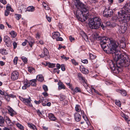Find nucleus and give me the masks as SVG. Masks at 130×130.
I'll use <instances>...</instances> for the list:
<instances>
[{"instance_id": "nucleus-1", "label": "nucleus", "mask_w": 130, "mask_h": 130, "mask_svg": "<svg viewBox=\"0 0 130 130\" xmlns=\"http://www.w3.org/2000/svg\"><path fill=\"white\" fill-rule=\"evenodd\" d=\"M112 46H109V48L107 50H105L106 52L107 53L112 54L113 57L117 64L124 67H128L130 64V59L128 56L124 54H120V52L116 50L117 46L115 42L111 44Z\"/></svg>"}, {"instance_id": "nucleus-2", "label": "nucleus", "mask_w": 130, "mask_h": 130, "mask_svg": "<svg viewBox=\"0 0 130 130\" xmlns=\"http://www.w3.org/2000/svg\"><path fill=\"white\" fill-rule=\"evenodd\" d=\"M74 5L77 8V18L82 22L85 21L89 15L88 8L79 0H76L75 1Z\"/></svg>"}, {"instance_id": "nucleus-3", "label": "nucleus", "mask_w": 130, "mask_h": 130, "mask_svg": "<svg viewBox=\"0 0 130 130\" xmlns=\"http://www.w3.org/2000/svg\"><path fill=\"white\" fill-rule=\"evenodd\" d=\"M114 42H115L117 45L116 49L118 46H119L120 47L122 48H124L126 47L125 44L124 42H121L120 44L118 42L112 40L111 38H108L106 37H102L101 38L100 40L101 46L103 50L105 52L106 51L105 50H107V48H109L110 45L111 47L112 46L111 44ZM116 50H117L116 49Z\"/></svg>"}, {"instance_id": "nucleus-4", "label": "nucleus", "mask_w": 130, "mask_h": 130, "mask_svg": "<svg viewBox=\"0 0 130 130\" xmlns=\"http://www.w3.org/2000/svg\"><path fill=\"white\" fill-rule=\"evenodd\" d=\"M88 25L90 28L92 29H98L100 26L103 29L104 27L103 24H101V19L98 17H94L90 19Z\"/></svg>"}, {"instance_id": "nucleus-5", "label": "nucleus", "mask_w": 130, "mask_h": 130, "mask_svg": "<svg viewBox=\"0 0 130 130\" xmlns=\"http://www.w3.org/2000/svg\"><path fill=\"white\" fill-rule=\"evenodd\" d=\"M127 12L130 13V3H127L125 5L123 8L121 13L119 12H118V14L119 15L118 18L120 21H122V19H123V18L122 16L123 15L129 14L127 13Z\"/></svg>"}, {"instance_id": "nucleus-6", "label": "nucleus", "mask_w": 130, "mask_h": 130, "mask_svg": "<svg viewBox=\"0 0 130 130\" xmlns=\"http://www.w3.org/2000/svg\"><path fill=\"white\" fill-rule=\"evenodd\" d=\"M19 98L20 100L26 105L30 107L32 106V105L30 102L31 101V100L30 97H29L28 99H25L20 96Z\"/></svg>"}, {"instance_id": "nucleus-7", "label": "nucleus", "mask_w": 130, "mask_h": 130, "mask_svg": "<svg viewBox=\"0 0 130 130\" xmlns=\"http://www.w3.org/2000/svg\"><path fill=\"white\" fill-rule=\"evenodd\" d=\"M113 14L112 10L109 9H105L103 12L104 16L106 17H111Z\"/></svg>"}, {"instance_id": "nucleus-8", "label": "nucleus", "mask_w": 130, "mask_h": 130, "mask_svg": "<svg viewBox=\"0 0 130 130\" xmlns=\"http://www.w3.org/2000/svg\"><path fill=\"white\" fill-rule=\"evenodd\" d=\"M19 73L16 71L13 72L11 74V78L13 80H15L17 79L19 77Z\"/></svg>"}, {"instance_id": "nucleus-9", "label": "nucleus", "mask_w": 130, "mask_h": 130, "mask_svg": "<svg viewBox=\"0 0 130 130\" xmlns=\"http://www.w3.org/2000/svg\"><path fill=\"white\" fill-rule=\"evenodd\" d=\"M7 109L8 111V113L12 117L14 116L16 114V112L9 106H8Z\"/></svg>"}, {"instance_id": "nucleus-10", "label": "nucleus", "mask_w": 130, "mask_h": 130, "mask_svg": "<svg viewBox=\"0 0 130 130\" xmlns=\"http://www.w3.org/2000/svg\"><path fill=\"white\" fill-rule=\"evenodd\" d=\"M4 40L7 46L10 47L11 46V41L10 40V38L8 36H5L4 37Z\"/></svg>"}, {"instance_id": "nucleus-11", "label": "nucleus", "mask_w": 130, "mask_h": 130, "mask_svg": "<svg viewBox=\"0 0 130 130\" xmlns=\"http://www.w3.org/2000/svg\"><path fill=\"white\" fill-rule=\"evenodd\" d=\"M5 121L6 124L9 126H12L14 125V123L12 122L9 118L6 116L5 117Z\"/></svg>"}, {"instance_id": "nucleus-12", "label": "nucleus", "mask_w": 130, "mask_h": 130, "mask_svg": "<svg viewBox=\"0 0 130 130\" xmlns=\"http://www.w3.org/2000/svg\"><path fill=\"white\" fill-rule=\"evenodd\" d=\"M122 17H123V19H122V22L124 23H126L127 21L130 20V14H125L123 15Z\"/></svg>"}, {"instance_id": "nucleus-13", "label": "nucleus", "mask_w": 130, "mask_h": 130, "mask_svg": "<svg viewBox=\"0 0 130 130\" xmlns=\"http://www.w3.org/2000/svg\"><path fill=\"white\" fill-rule=\"evenodd\" d=\"M43 52L42 54L39 55L41 57L43 58L45 57V56H47L49 54V52L48 50L45 47L43 48Z\"/></svg>"}, {"instance_id": "nucleus-14", "label": "nucleus", "mask_w": 130, "mask_h": 130, "mask_svg": "<svg viewBox=\"0 0 130 130\" xmlns=\"http://www.w3.org/2000/svg\"><path fill=\"white\" fill-rule=\"evenodd\" d=\"M80 70L82 73L85 74H87L89 73V70L83 66L80 67Z\"/></svg>"}, {"instance_id": "nucleus-15", "label": "nucleus", "mask_w": 130, "mask_h": 130, "mask_svg": "<svg viewBox=\"0 0 130 130\" xmlns=\"http://www.w3.org/2000/svg\"><path fill=\"white\" fill-rule=\"evenodd\" d=\"M23 83L24 86L22 87V89H25L27 87L30 86V84H29L28 81L27 80H24Z\"/></svg>"}, {"instance_id": "nucleus-16", "label": "nucleus", "mask_w": 130, "mask_h": 130, "mask_svg": "<svg viewBox=\"0 0 130 130\" xmlns=\"http://www.w3.org/2000/svg\"><path fill=\"white\" fill-rule=\"evenodd\" d=\"M75 118L76 121L79 122L80 121L81 118L80 115L78 113H76L74 114Z\"/></svg>"}, {"instance_id": "nucleus-17", "label": "nucleus", "mask_w": 130, "mask_h": 130, "mask_svg": "<svg viewBox=\"0 0 130 130\" xmlns=\"http://www.w3.org/2000/svg\"><path fill=\"white\" fill-rule=\"evenodd\" d=\"M114 60V62L111 61V62H110L109 63V65L110 68L112 69H113V68L116 66H117L118 67L119 66H118V64H117L116 62V61Z\"/></svg>"}, {"instance_id": "nucleus-18", "label": "nucleus", "mask_w": 130, "mask_h": 130, "mask_svg": "<svg viewBox=\"0 0 130 130\" xmlns=\"http://www.w3.org/2000/svg\"><path fill=\"white\" fill-rule=\"evenodd\" d=\"M106 26L108 27H114L115 26L116 24L115 23L111 24L110 21H107L105 23Z\"/></svg>"}, {"instance_id": "nucleus-19", "label": "nucleus", "mask_w": 130, "mask_h": 130, "mask_svg": "<svg viewBox=\"0 0 130 130\" xmlns=\"http://www.w3.org/2000/svg\"><path fill=\"white\" fill-rule=\"evenodd\" d=\"M116 91L117 92L120 93L121 95L123 96H126L127 95V93L125 91L123 90H120L117 89L116 90Z\"/></svg>"}, {"instance_id": "nucleus-20", "label": "nucleus", "mask_w": 130, "mask_h": 130, "mask_svg": "<svg viewBox=\"0 0 130 130\" xmlns=\"http://www.w3.org/2000/svg\"><path fill=\"white\" fill-rule=\"evenodd\" d=\"M60 34L58 32H54L52 34V37L54 39L58 38L60 36Z\"/></svg>"}, {"instance_id": "nucleus-21", "label": "nucleus", "mask_w": 130, "mask_h": 130, "mask_svg": "<svg viewBox=\"0 0 130 130\" xmlns=\"http://www.w3.org/2000/svg\"><path fill=\"white\" fill-rule=\"evenodd\" d=\"M126 29V27H125L124 25H123L122 26H120L119 27V29L121 31V33H124Z\"/></svg>"}, {"instance_id": "nucleus-22", "label": "nucleus", "mask_w": 130, "mask_h": 130, "mask_svg": "<svg viewBox=\"0 0 130 130\" xmlns=\"http://www.w3.org/2000/svg\"><path fill=\"white\" fill-rule=\"evenodd\" d=\"M75 110L77 112H78L80 111L81 114L84 113V111L81 110L80 106L78 105H76L75 107Z\"/></svg>"}, {"instance_id": "nucleus-23", "label": "nucleus", "mask_w": 130, "mask_h": 130, "mask_svg": "<svg viewBox=\"0 0 130 130\" xmlns=\"http://www.w3.org/2000/svg\"><path fill=\"white\" fill-rule=\"evenodd\" d=\"M48 118L51 120L52 121H55L56 119V118L52 113L49 114Z\"/></svg>"}, {"instance_id": "nucleus-24", "label": "nucleus", "mask_w": 130, "mask_h": 130, "mask_svg": "<svg viewBox=\"0 0 130 130\" xmlns=\"http://www.w3.org/2000/svg\"><path fill=\"white\" fill-rule=\"evenodd\" d=\"M120 68L118 67H116V66L112 70L113 71V72L116 74H118L120 71L119 70Z\"/></svg>"}, {"instance_id": "nucleus-25", "label": "nucleus", "mask_w": 130, "mask_h": 130, "mask_svg": "<svg viewBox=\"0 0 130 130\" xmlns=\"http://www.w3.org/2000/svg\"><path fill=\"white\" fill-rule=\"evenodd\" d=\"M5 124L4 120L3 117L0 116V126H3Z\"/></svg>"}, {"instance_id": "nucleus-26", "label": "nucleus", "mask_w": 130, "mask_h": 130, "mask_svg": "<svg viewBox=\"0 0 130 130\" xmlns=\"http://www.w3.org/2000/svg\"><path fill=\"white\" fill-rule=\"evenodd\" d=\"M81 83L82 84L83 86L86 88L87 87V84L86 83V80H85V78L81 80Z\"/></svg>"}, {"instance_id": "nucleus-27", "label": "nucleus", "mask_w": 130, "mask_h": 130, "mask_svg": "<svg viewBox=\"0 0 130 130\" xmlns=\"http://www.w3.org/2000/svg\"><path fill=\"white\" fill-rule=\"evenodd\" d=\"M58 88L60 90L62 89H64L65 88L64 85L61 82H59L58 83Z\"/></svg>"}, {"instance_id": "nucleus-28", "label": "nucleus", "mask_w": 130, "mask_h": 130, "mask_svg": "<svg viewBox=\"0 0 130 130\" xmlns=\"http://www.w3.org/2000/svg\"><path fill=\"white\" fill-rule=\"evenodd\" d=\"M28 125L29 127L33 129V130H37L36 126L32 123H28Z\"/></svg>"}, {"instance_id": "nucleus-29", "label": "nucleus", "mask_w": 130, "mask_h": 130, "mask_svg": "<svg viewBox=\"0 0 130 130\" xmlns=\"http://www.w3.org/2000/svg\"><path fill=\"white\" fill-rule=\"evenodd\" d=\"M15 125L20 130H24L23 126L19 123H17Z\"/></svg>"}, {"instance_id": "nucleus-30", "label": "nucleus", "mask_w": 130, "mask_h": 130, "mask_svg": "<svg viewBox=\"0 0 130 130\" xmlns=\"http://www.w3.org/2000/svg\"><path fill=\"white\" fill-rule=\"evenodd\" d=\"M30 40L28 42L30 47H32V45L35 43V41L33 38H30Z\"/></svg>"}, {"instance_id": "nucleus-31", "label": "nucleus", "mask_w": 130, "mask_h": 130, "mask_svg": "<svg viewBox=\"0 0 130 130\" xmlns=\"http://www.w3.org/2000/svg\"><path fill=\"white\" fill-rule=\"evenodd\" d=\"M36 79H32L30 80L29 83L30 84V85L32 86H35L36 85Z\"/></svg>"}, {"instance_id": "nucleus-32", "label": "nucleus", "mask_w": 130, "mask_h": 130, "mask_svg": "<svg viewBox=\"0 0 130 130\" xmlns=\"http://www.w3.org/2000/svg\"><path fill=\"white\" fill-rule=\"evenodd\" d=\"M27 10L29 12H33L35 10V8L32 6H29L27 8Z\"/></svg>"}, {"instance_id": "nucleus-33", "label": "nucleus", "mask_w": 130, "mask_h": 130, "mask_svg": "<svg viewBox=\"0 0 130 130\" xmlns=\"http://www.w3.org/2000/svg\"><path fill=\"white\" fill-rule=\"evenodd\" d=\"M28 71L31 73H34L35 72V69L31 67H28Z\"/></svg>"}, {"instance_id": "nucleus-34", "label": "nucleus", "mask_w": 130, "mask_h": 130, "mask_svg": "<svg viewBox=\"0 0 130 130\" xmlns=\"http://www.w3.org/2000/svg\"><path fill=\"white\" fill-rule=\"evenodd\" d=\"M37 79L41 82H42L43 80V78L42 75H38L37 76Z\"/></svg>"}, {"instance_id": "nucleus-35", "label": "nucleus", "mask_w": 130, "mask_h": 130, "mask_svg": "<svg viewBox=\"0 0 130 130\" xmlns=\"http://www.w3.org/2000/svg\"><path fill=\"white\" fill-rule=\"evenodd\" d=\"M11 35L12 37L13 38H15L17 36V34L14 31H12L9 33Z\"/></svg>"}, {"instance_id": "nucleus-36", "label": "nucleus", "mask_w": 130, "mask_h": 130, "mask_svg": "<svg viewBox=\"0 0 130 130\" xmlns=\"http://www.w3.org/2000/svg\"><path fill=\"white\" fill-rule=\"evenodd\" d=\"M41 99H42V102H41V103L42 104V105L44 106H46V102L47 101L45 99H43V98H41Z\"/></svg>"}, {"instance_id": "nucleus-37", "label": "nucleus", "mask_w": 130, "mask_h": 130, "mask_svg": "<svg viewBox=\"0 0 130 130\" xmlns=\"http://www.w3.org/2000/svg\"><path fill=\"white\" fill-rule=\"evenodd\" d=\"M82 37L84 38V39L86 41L88 40V39L87 36L85 33H84L82 35Z\"/></svg>"}, {"instance_id": "nucleus-38", "label": "nucleus", "mask_w": 130, "mask_h": 130, "mask_svg": "<svg viewBox=\"0 0 130 130\" xmlns=\"http://www.w3.org/2000/svg\"><path fill=\"white\" fill-rule=\"evenodd\" d=\"M96 57V56L93 54H90L89 58L91 59H95Z\"/></svg>"}, {"instance_id": "nucleus-39", "label": "nucleus", "mask_w": 130, "mask_h": 130, "mask_svg": "<svg viewBox=\"0 0 130 130\" xmlns=\"http://www.w3.org/2000/svg\"><path fill=\"white\" fill-rule=\"evenodd\" d=\"M77 77L79 80H81L84 77L80 73H78L77 74Z\"/></svg>"}, {"instance_id": "nucleus-40", "label": "nucleus", "mask_w": 130, "mask_h": 130, "mask_svg": "<svg viewBox=\"0 0 130 130\" xmlns=\"http://www.w3.org/2000/svg\"><path fill=\"white\" fill-rule=\"evenodd\" d=\"M21 58L22 61L24 63H27V59L26 57L24 56H22V57Z\"/></svg>"}, {"instance_id": "nucleus-41", "label": "nucleus", "mask_w": 130, "mask_h": 130, "mask_svg": "<svg viewBox=\"0 0 130 130\" xmlns=\"http://www.w3.org/2000/svg\"><path fill=\"white\" fill-rule=\"evenodd\" d=\"M115 104L116 105H117L120 107H121V103L119 101L116 100L115 101Z\"/></svg>"}, {"instance_id": "nucleus-42", "label": "nucleus", "mask_w": 130, "mask_h": 130, "mask_svg": "<svg viewBox=\"0 0 130 130\" xmlns=\"http://www.w3.org/2000/svg\"><path fill=\"white\" fill-rule=\"evenodd\" d=\"M74 91L76 93L80 92H81L80 89L78 87L75 88Z\"/></svg>"}, {"instance_id": "nucleus-43", "label": "nucleus", "mask_w": 130, "mask_h": 130, "mask_svg": "<svg viewBox=\"0 0 130 130\" xmlns=\"http://www.w3.org/2000/svg\"><path fill=\"white\" fill-rule=\"evenodd\" d=\"M15 18L17 20H19L21 17V15L20 14H15Z\"/></svg>"}, {"instance_id": "nucleus-44", "label": "nucleus", "mask_w": 130, "mask_h": 130, "mask_svg": "<svg viewBox=\"0 0 130 130\" xmlns=\"http://www.w3.org/2000/svg\"><path fill=\"white\" fill-rule=\"evenodd\" d=\"M18 60V58L17 57H16L14 59L13 62L14 64L16 65L17 63V61Z\"/></svg>"}, {"instance_id": "nucleus-45", "label": "nucleus", "mask_w": 130, "mask_h": 130, "mask_svg": "<svg viewBox=\"0 0 130 130\" xmlns=\"http://www.w3.org/2000/svg\"><path fill=\"white\" fill-rule=\"evenodd\" d=\"M42 99H41V98H40L39 100L38 101H36V100H35L34 101V102L36 104H38L40 103H41L42 101Z\"/></svg>"}, {"instance_id": "nucleus-46", "label": "nucleus", "mask_w": 130, "mask_h": 130, "mask_svg": "<svg viewBox=\"0 0 130 130\" xmlns=\"http://www.w3.org/2000/svg\"><path fill=\"white\" fill-rule=\"evenodd\" d=\"M61 57L62 59H64L66 61L69 59V57H66L64 55H62L61 56Z\"/></svg>"}, {"instance_id": "nucleus-47", "label": "nucleus", "mask_w": 130, "mask_h": 130, "mask_svg": "<svg viewBox=\"0 0 130 130\" xmlns=\"http://www.w3.org/2000/svg\"><path fill=\"white\" fill-rule=\"evenodd\" d=\"M48 66L50 68H53L55 66V64L53 63H49L48 65Z\"/></svg>"}, {"instance_id": "nucleus-48", "label": "nucleus", "mask_w": 130, "mask_h": 130, "mask_svg": "<svg viewBox=\"0 0 130 130\" xmlns=\"http://www.w3.org/2000/svg\"><path fill=\"white\" fill-rule=\"evenodd\" d=\"M5 98L6 100L8 101H9L10 100V97L9 94H7L5 95Z\"/></svg>"}, {"instance_id": "nucleus-49", "label": "nucleus", "mask_w": 130, "mask_h": 130, "mask_svg": "<svg viewBox=\"0 0 130 130\" xmlns=\"http://www.w3.org/2000/svg\"><path fill=\"white\" fill-rule=\"evenodd\" d=\"M71 61L72 63L75 66L77 65L78 64V63L77 62H76L74 59H72Z\"/></svg>"}, {"instance_id": "nucleus-50", "label": "nucleus", "mask_w": 130, "mask_h": 130, "mask_svg": "<svg viewBox=\"0 0 130 130\" xmlns=\"http://www.w3.org/2000/svg\"><path fill=\"white\" fill-rule=\"evenodd\" d=\"M43 88L45 91H48L47 87L45 85H43Z\"/></svg>"}, {"instance_id": "nucleus-51", "label": "nucleus", "mask_w": 130, "mask_h": 130, "mask_svg": "<svg viewBox=\"0 0 130 130\" xmlns=\"http://www.w3.org/2000/svg\"><path fill=\"white\" fill-rule=\"evenodd\" d=\"M82 114L83 118L84 119L85 121L88 120V119L87 118V117L86 116H85V115H84V113H82Z\"/></svg>"}, {"instance_id": "nucleus-52", "label": "nucleus", "mask_w": 130, "mask_h": 130, "mask_svg": "<svg viewBox=\"0 0 130 130\" xmlns=\"http://www.w3.org/2000/svg\"><path fill=\"white\" fill-rule=\"evenodd\" d=\"M46 18L47 20L49 22H50L51 21V18L50 17H48L47 15L46 16Z\"/></svg>"}, {"instance_id": "nucleus-53", "label": "nucleus", "mask_w": 130, "mask_h": 130, "mask_svg": "<svg viewBox=\"0 0 130 130\" xmlns=\"http://www.w3.org/2000/svg\"><path fill=\"white\" fill-rule=\"evenodd\" d=\"M13 46L14 49H15L17 47V44L15 42H13Z\"/></svg>"}, {"instance_id": "nucleus-54", "label": "nucleus", "mask_w": 130, "mask_h": 130, "mask_svg": "<svg viewBox=\"0 0 130 130\" xmlns=\"http://www.w3.org/2000/svg\"><path fill=\"white\" fill-rule=\"evenodd\" d=\"M61 69L62 71H64L65 70V68L64 64H62L61 66Z\"/></svg>"}, {"instance_id": "nucleus-55", "label": "nucleus", "mask_w": 130, "mask_h": 130, "mask_svg": "<svg viewBox=\"0 0 130 130\" xmlns=\"http://www.w3.org/2000/svg\"><path fill=\"white\" fill-rule=\"evenodd\" d=\"M10 12L9 11L6 10L5 12V16H7L9 14Z\"/></svg>"}, {"instance_id": "nucleus-56", "label": "nucleus", "mask_w": 130, "mask_h": 130, "mask_svg": "<svg viewBox=\"0 0 130 130\" xmlns=\"http://www.w3.org/2000/svg\"><path fill=\"white\" fill-rule=\"evenodd\" d=\"M69 39L71 42H72L73 41L75 40V38L72 37L71 36H69Z\"/></svg>"}, {"instance_id": "nucleus-57", "label": "nucleus", "mask_w": 130, "mask_h": 130, "mask_svg": "<svg viewBox=\"0 0 130 130\" xmlns=\"http://www.w3.org/2000/svg\"><path fill=\"white\" fill-rule=\"evenodd\" d=\"M28 42V41L26 39L25 40V42H23L22 44V45L23 46H25L26 45V43Z\"/></svg>"}, {"instance_id": "nucleus-58", "label": "nucleus", "mask_w": 130, "mask_h": 130, "mask_svg": "<svg viewBox=\"0 0 130 130\" xmlns=\"http://www.w3.org/2000/svg\"><path fill=\"white\" fill-rule=\"evenodd\" d=\"M46 92V91H45L42 93V94L45 97H46L48 96V93Z\"/></svg>"}, {"instance_id": "nucleus-59", "label": "nucleus", "mask_w": 130, "mask_h": 130, "mask_svg": "<svg viewBox=\"0 0 130 130\" xmlns=\"http://www.w3.org/2000/svg\"><path fill=\"white\" fill-rule=\"evenodd\" d=\"M6 10L9 11L11 9V8L10 6H7L6 7Z\"/></svg>"}, {"instance_id": "nucleus-60", "label": "nucleus", "mask_w": 130, "mask_h": 130, "mask_svg": "<svg viewBox=\"0 0 130 130\" xmlns=\"http://www.w3.org/2000/svg\"><path fill=\"white\" fill-rule=\"evenodd\" d=\"M5 27L4 25L2 24H0V29H4Z\"/></svg>"}, {"instance_id": "nucleus-61", "label": "nucleus", "mask_w": 130, "mask_h": 130, "mask_svg": "<svg viewBox=\"0 0 130 130\" xmlns=\"http://www.w3.org/2000/svg\"><path fill=\"white\" fill-rule=\"evenodd\" d=\"M42 5L45 9H46V6H47V4L44 2L42 3Z\"/></svg>"}, {"instance_id": "nucleus-62", "label": "nucleus", "mask_w": 130, "mask_h": 130, "mask_svg": "<svg viewBox=\"0 0 130 130\" xmlns=\"http://www.w3.org/2000/svg\"><path fill=\"white\" fill-rule=\"evenodd\" d=\"M82 62L84 63L87 64L88 63V61L87 59H85L83 60Z\"/></svg>"}, {"instance_id": "nucleus-63", "label": "nucleus", "mask_w": 130, "mask_h": 130, "mask_svg": "<svg viewBox=\"0 0 130 130\" xmlns=\"http://www.w3.org/2000/svg\"><path fill=\"white\" fill-rule=\"evenodd\" d=\"M122 116L123 118H124L126 121H127L128 119V118H127V116H126L124 114H123V116Z\"/></svg>"}, {"instance_id": "nucleus-64", "label": "nucleus", "mask_w": 130, "mask_h": 130, "mask_svg": "<svg viewBox=\"0 0 130 130\" xmlns=\"http://www.w3.org/2000/svg\"><path fill=\"white\" fill-rule=\"evenodd\" d=\"M0 2L4 4H5L6 3V1L5 0H0Z\"/></svg>"}]
</instances>
